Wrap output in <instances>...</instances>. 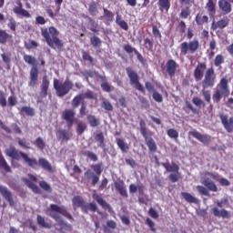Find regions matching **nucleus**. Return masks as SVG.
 I'll return each instance as SVG.
<instances>
[{
	"instance_id": "nucleus-10",
	"label": "nucleus",
	"mask_w": 233,
	"mask_h": 233,
	"mask_svg": "<svg viewBox=\"0 0 233 233\" xmlns=\"http://www.w3.org/2000/svg\"><path fill=\"white\" fill-rule=\"evenodd\" d=\"M216 85V71L214 67H209L206 70L204 79L202 80V88H214Z\"/></svg>"
},
{
	"instance_id": "nucleus-17",
	"label": "nucleus",
	"mask_w": 233,
	"mask_h": 233,
	"mask_svg": "<svg viewBox=\"0 0 233 233\" xmlns=\"http://www.w3.org/2000/svg\"><path fill=\"white\" fill-rule=\"evenodd\" d=\"M188 136H192V137H195V139H198V141L203 143V145H208L211 141L209 135H203L197 130L189 131Z\"/></svg>"
},
{
	"instance_id": "nucleus-3",
	"label": "nucleus",
	"mask_w": 233,
	"mask_h": 233,
	"mask_svg": "<svg viewBox=\"0 0 233 233\" xmlns=\"http://www.w3.org/2000/svg\"><path fill=\"white\" fill-rule=\"evenodd\" d=\"M230 96V89H228V79L222 77L218 84V89L212 96L214 103H220L223 97H228Z\"/></svg>"
},
{
	"instance_id": "nucleus-39",
	"label": "nucleus",
	"mask_w": 233,
	"mask_h": 233,
	"mask_svg": "<svg viewBox=\"0 0 233 233\" xmlns=\"http://www.w3.org/2000/svg\"><path fill=\"white\" fill-rule=\"evenodd\" d=\"M88 13L90 15H92V17H96V15L99 14V10L97 9V4H96V2L89 4Z\"/></svg>"
},
{
	"instance_id": "nucleus-49",
	"label": "nucleus",
	"mask_w": 233,
	"mask_h": 233,
	"mask_svg": "<svg viewBox=\"0 0 233 233\" xmlns=\"http://www.w3.org/2000/svg\"><path fill=\"white\" fill-rule=\"evenodd\" d=\"M85 130H86V124L83 121H80L76 127V134H78V136H81V134H83Z\"/></svg>"
},
{
	"instance_id": "nucleus-12",
	"label": "nucleus",
	"mask_w": 233,
	"mask_h": 233,
	"mask_svg": "<svg viewBox=\"0 0 233 233\" xmlns=\"http://www.w3.org/2000/svg\"><path fill=\"white\" fill-rule=\"evenodd\" d=\"M219 119L222 123V127H224L226 132L228 134H232L233 132V116H230L228 118V115H226L225 113L219 114Z\"/></svg>"
},
{
	"instance_id": "nucleus-56",
	"label": "nucleus",
	"mask_w": 233,
	"mask_h": 233,
	"mask_svg": "<svg viewBox=\"0 0 233 233\" xmlns=\"http://www.w3.org/2000/svg\"><path fill=\"white\" fill-rule=\"evenodd\" d=\"M90 43L95 48H97V46H101V39L97 36H92L90 38Z\"/></svg>"
},
{
	"instance_id": "nucleus-1",
	"label": "nucleus",
	"mask_w": 233,
	"mask_h": 233,
	"mask_svg": "<svg viewBox=\"0 0 233 233\" xmlns=\"http://www.w3.org/2000/svg\"><path fill=\"white\" fill-rule=\"evenodd\" d=\"M5 154L8 157H12V159H15L16 161L21 160V157H23L25 163H26L30 168H33V170H39V167H41V168L46 170V172H49L50 174H53L54 172L52 164H50L46 158L40 157L38 160H36L34 157H28V155L23 151H17L15 146L11 145L8 148H6L5 150Z\"/></svg>"
},
{
	"instance_id": "nucleus-64",
	"label": "nucleus",
	"mask_w": 233,
	"mask_h": 233,
	"mask_svg": "<svg viewBox=\"0 0 233 233\" xmlns=\"http://www.w3.org/2000/svg\"><path fill=\"white\" fill-rule=\"evenodd\" d=\"M148 214H149L150 218H152L153 219H158L159 218V213H157V211L153 208H149Z\"/></svg>"
},
{
	"instance_id": "nucleus-37",
	"label": "nucleus",
	"mask_w": 233,
	"mask_h": 233,
	"mask_svg": "<svg viewBox=\"0 0 233 233\" xmlns=\"http://www.w3.org/2000/svg\"><path fill=\"white\" fill-rule=\"evenodd\" d=\"M95 141L98 143V147L101 148L105 147V135L103 132H99L95 135Z\"/></svg>"
},
{
	"instance_id": "nucleus-29",
	"label": "nucleus",
	"mask_w": 233,
	"mask_h": 233,
	"mask_svg": "<svg viewBox=\"0 0 233 233\" xmlns=\"http://www.w3.org/2000/svg\"><path fill=\"white\" fill-rule=\"evenodd\" d=\"M181 196L183 199H185V201H187V203H194L195 205H198V203H199V200L188 192H181Z\"/></svg>"
},
{
	"instance_id": "nucleus-43",
	"label": "nucleus",
	"mask_w": 233,
	"mask_h": 233,
	"mask_svg": "<svg viewBox=\"0 0 233 233\" xmlns=\"http://www.w3.org/2000/svg\"><path fill=\"white\" fill-rule=\"evenodd\" d=\"M86 76L87 77H94V76H96V77H98V79H100L101 81H106V76L105 75H99V73L96 71H87L86 73Z\"/></svg>"
},
{
	"instance_id": "nucleus-35",
	"label": "nucleus",
	"mask_w": 233,
	"mask_h": 233,
	"mask_svg": "<svg viewBox=\"0 0 233 233\" xmlns=\"http://www.w3.org/2000/svg\"><path fill=\"white\" fill-rule=\"evenodd\" d=\"M86 119L92 128H96L100 125L99 118H96L94 115H87Z\"/></svg>"
},
{
	"instance_id": "nucleus-13",
	"label": "nucleus",
	"mask_w": 233,
	"mask_h": 233,
	"mask_svg": "<svg viewBox=\"0 0 233 233\" xmlns=\"http://www.w3.org/2000/svg\"><path fill=\"white\" fill-rule=\"evenodd\" d=\"M163 70H166L169 77H174L177 68H179V64L174 59H168L166 63V66L162 67Z\"/></svg>"
},
{
	"instance_id": "nucleus-8",
	"label": "nucleus",
	"mask_w": 233,
	"mask_h": 233,
	"mask_svg": "<svg viewBox=\"0 0 233 233\" xmlns=\"http://www.w3.org/2000/svg\"><path fill=\"white\" fill-rule=\"evenodd\" d=\"M199 40L193 39L189 42H182L180 44L181 56H187V54H196L199 50Z\"/></svg>"
},
{
	"instance_id": "nucleus-23",
	"label": "nucleus",
	"mask_w": 233,
	"mask_h": 233,
	"mask_svg": "<svg viewBox=\"0 0 233 233\" xmlns=\"http://www.w3.org/2000/svg\"><path fill=\"white\" fill-rule=\"evenodd\" d=\"M116 190L122 196L123 198H128V193L127 192V186H125V182L123 180H117L114 183Z\"/></svg>"
},
{
	"instance_id": "nucleus-9",
	"label": "nucleus",
	"mask_w": 233,
	"mask_h": 233,
	"mask_svg": "<svg viewBox=\"0 0 233 233\" xmlns=\"http://www.w3.org/2000/svg\"><path fill=\"white\" fill-rule=\"evenodd\" d=\"M163 167L167 170V172H174L169 175V180L171 183H177L179 179H181V173H179V166L176 164L175 162H172V165L170 163H161Z\"/></svg>"
},
{
	"instance_id": "nucleus-24",
	"label": "nucleus",
	"mask_w": 233,
	"mask_h": 233,
	"mask_svg": "<svg viewBox=\"0 0 233 233\" xmlns=\"http://www.w3.org/2000/svg\"><path fill=\"white\" fill-rule=\"evenodd\" d=\"M218 6L223 14L227 15L232 12V5H230V2H228L227 0H219Z\"/></svg>"
},
{
	"instance_id": "nucleus-60",
	"label": "nucleus",
	"mask_w": 233,
	"mask_h": 233,
	"mask_svg": "<svg viewBox=\"0 0 233 233\" xmlns=\"http://www.w3.org/2000/svg\"><path fill=\"white\" fill-rule=\"evenodd\" d=\"M7 26L10 28V30H12V32H15L17 28V23L14 18L11 17L9 19V23L7 24Z\"/></svg>"
},
{
	"instance_id": "nucleus-16",
	"label": "nucleus",
	"mask_w": 233,
	"mask_h": 233,
	"mask_svg": "<svg viewBox=\"0 0 233 233\" xmlns=\"http://www.w3.org/2000/svg\"><path fill=\"white\" fill-rule=\"evenodd\" d=\"M228 25H230V19L226 16L217 22L213 21L211 24V30H213V32H216V30H223L224 28H227Z\"/></svg>"
},
{
	"instance_id": "nucleus-20",
	"label": "nucleus",
	"mask_w": 233,
	"mask_h": 233,
	"mask_svg": "<svg viewBox=\"0 0 233 233\" xmlns=\"http://www.w3.org/2000/svg\"><path fill=\"white\" fill-rule=\"evenodd\" d=\"M211 214H213L215 218H222V219H230V218L232 217L230 215V211L225 208L219 209V208L218 207H214L211 208Z\"/></svg>"
},
{
	"instance_id": "nucleus-27",
	"label": "nucleus",
	"mask_w": 233,
	"mask_h": 233,
	"mask_svg": "<svg viewBox=\"0 0 233 233\" xmlns=\"http://www.w3.org/2000/svg\"><path fill=\"white\" fill-rule=\"evenodd\" d=\"M93 199H96V203L102 207V208H106L107 210H112V206L108 204L101 196L97 194H93Z\"/></svg>"
},
{
	"instance_id": "nucleus-32",
	"label": "nucleus",
	"mask_w": 233,
	"mask_h": 233,
	"mask_svg": "<svg viewBox=\"0 0 233 233\" xmlns=\"http://www.w3.org/2000/svg\"><path fill=\"white\" fill-rule=\"evenodd\" d=\"M36 221L37 225L41 227L42 228H52V224L48 223L45 220V218H43L41 215L36 216Z\"/></svg>"
},
{
	"instance_id": "nucleus-11",
	"label": "nucleus",
	"mask_w": 233,
	"mask_h": 233,
	"mask_svg": "<svg viewBox=\"0 0 233 233\" xmlns=\"http://www.w3.org/2000/svg\"><path fill=\"white\" fill-rule=\"evenodd\" d=\"M62 119L66 121V126L69 128L74 127V123H76V110L74 109H66L62 113Z\"/></svg>"
},
{
	"instance_id": "nucleus-48",
	"label": "nucleus",
	"mask_w": 233,
	"mask_h": 233,
	"mask_svg": "<svg viewBox=\"0 0 233 233\" xmlns=\"http://www.w3.org/2000/svg\"><path fill=\"white\" fill-rule=\"evenodd\" d=\"M88 21L90 24V30L91 32H94L95 34H97V32H99V30H97L99 25L97 24V22L94 19H92V17H88Z\"/></svg>"
},
{
	"instance_id": "nucleus-14",
	"label": "nucleus",
	"mask_w": 233,
	"mask_h": 233,
	"mask_svg": "<svg viewBox=\"0 0 233 233\" xmlns=\"http://www.w3.org/2000/svg\"><path fill=\"white\" fill-rule=\"evenodd\" d=\"M91 168L95 172V174H92V185L95 187V185L99 183V176L103 173V163L94 164L91 166Z\"/></svg>"
},
{
	"instance_id": "nucleus-40",
	"label": "nucleus",
	"mask_w": 233,
	"mask_h": 233,
	"mask_svg": "<svg viewBox=\"0 0 233 233\" xmlns=\"http://www.w3.org/2000/svg\"><path fill=\"white\" fill-rule=\"evenodd\" d=\"M159 10L168 12L170 10V0H158Z\"/></svg>"
},
{
	"instance_id": "nucleus-4",
	"label": "nucleus",
	"mask_w": 233,
	"mask_h": 233,
	"mask_svg": "<svg viewBox=\"0 0 233 233\" xmlns=\"http://www.w3.org/2000/svg\"><path fill=\"white\" fill-rule=\"evenodd\" d=\"M47 210L50 212V218L55 219V221H59L61 216H64V218L70 219V221L74 220V217H72V215L68 212V210L66 209L65 207H59L56 204H51ZM59 214H61V216H59Z\"/></svg>"
},
{
	"instance_id": "nucleus-44",
	"label": "nucleus",
	"mask_w": 233,
	"mask_h": 233,
	"mask_svg": "<svg viewBox=\"0 0 233 233\" xmlns=\"http://www.w3.org/2000/svg\"><path fill=\"white\" fill-rule=\"evenodd\" d=\"M10 38V35L6 31L0 29V44L6 45V42Z\"/></svg>"
},
{
	"instance_id": "nucleus-62",
	"label": "nucleus",
	"mask_w": 233,
	"mask_h": 233,
	"mask_svg": "<svg viewBox=\"0 0 233 233\" xmlns=\"http://www.w3.org/2000/svg\"><path fill=\"white\" fill-rule=\"evenodd\" d=\"M35 146L40 150H44L45 149V141L43 140V138H41V137H37L35 139Z\"/></svg>"
},
{
	"instance_id": "nucleus-33",
	"label": "nucleus",
	"mask_w": 233,
	"mask_h": 233,
	"mask_svg": "<svg viewBox=\"0 0 233 233\" xmlns=\"http://www.w3.org/2000/svg\"><path fill=\"white\" fill-rule=\"evenodd\" d=\"M72 201L73 205L75 207H79L82 211L85 208V205H86V203H85V199H83L80 196L74 197Z\"/></svg>"
},
{
	"instance_id": "nucleus-19",
	"label": "nucleus",
	"mask_w": 233,
	"mask_h": 233,
	"mask_svg": "<svg viewBox=\"0 0 233 233\" xmlns=\"http://www.w3.org/2000/svg\"><path fill=\"white\" fill-rule=\"evenodd\" d=\"M0 194L9 203L10 207H15V202L14 201V197L12 196V191L5 186H0Z\"/></svg>"
},
{
	"instance_id": "nucleus-26",
	"label": "nucleus",
	"mask_w": 233,
	"mask_h": 233,
	"mask_svg": "<svg viewBox=\"0 0 233 233\" xmlns=\"http://www.w3.org/2000/svg\"><path fill=\"white\" fill-rule=\"evenodd\" d=\"M83 103H85V99L83 93H80L71 100V106L73 109L79 108V106L83 105Z\"/></svg>"
},
{
	"instance_id": "nucleus-18",
	"label": "nucleus",
	"mask_w": 233,
	"mask_h": 233,
	"mask_svg": "<svg viewBox=\"0 0 233 233\" xmlns=\"http://www.w3.org/2000/svg\"><path fill=\"white\" fill-rule=\"evenodd\" d=\"M205 70H207V63H198L193 73L195 81H201L203 79Z\"/></svg>"
},
{
	"instance_id": "nucleus-38",
	"label": "nucleus",
	"mask_w": 233,
	"mask_h": 233,
	"mask_svg": "<svg viewBox=\"0 0 233 233\" xmlns=\"http://www.w3.org/2000/svg\"><path fill=\"white\" fill-rule=\"evenodd\" d=\"M206 8L209 15H214V14H216V4L214 3V0H208Z\"/></svg>"
},
{
	"instance_id": "nucleus-5",
	"label": "nucleus",
	"mask_w": 233,
	"mask_h": 233,
	"mask_svg": "<svg viewBox=\"0 0 233 233\" xmlns=\"http://www.w3.org/2000/svg\"><path fill=\"white\" fill-rule=\"evenodd\" d=\"M140 127V134L144 137L147 147L149 152L153 154L157 152V145H156V141L152 137H148V131L147 130V123L142 118L139 120Z\"/></svg>"
},
{
	"instance_id": "nucleus-47",
	"label": "nucleus",
	"mask_w": 233,
	"mask_h": 233,
	"mask_svg": "<svg viewBox=\"0 0 233 233\" xmlns=\"http://www.w3.org/2000/svg\"><path fill=\"white\" fill-rule=\"evenodd\" d=\"M24 61L25 63H27V65H31L32 66H37L36 60L35 56H32L30 55H25L24 56Z\"/></svg>"
},
{
	"instance_id": "nucleus-53",
	"label": "nucleus",
	"mask_w": 233,
	"mask_h": 233,
	"mask_svg": "<svg viewBox=\"0 0 233 233\" xmlns=\"http://www.w3.org/2000/svg\"><path fill=\"white\" fill-rule=\"evenodd\" d=\"M144 46L147 50H148L149 52H152L154 48V42L150 38H146L144 40Z\"/></svg>"
},
{
	"instance_id": "nucleus-28",
	"label": "nucleus",
	"mask_w": 233,
	"mask_h": 233,
	"mask_svg": "<svg viewBox=\"0 0 233 233\" xmlns=\"http://www.w3.org/2000/svg\"><path fill=\"white\" fill-rule=\"evenodd\" d=\"M104 14H103V18H104V23L106 25H110L114 21V13L106 8H103Z\"/></svg>"
},
{
	"instance_id": "nucleus-50",
	"label": "nucleus",
	"mask_w": 233,
	"mask_h": 233,
	"mask_svg": "<svg viewBox=\"0 0 233 233\" xmlns=\"http://www.w3.org/2000/svg\"><path fill=\"white\" fill-rule=\"evenodd\" d=\"M177 28L178 33L183 35L187 32V24L185 23V21L180 20L178 22Z\"/></svg>"
},
{
	"instance_id": "nucleus-61",
	"label": "nucleus",
	"mask_w": 233,
	"mask_h": 233,
	"mask_svg": "<svg viewBox=\"0 0 233 233\" xmlns=\"http://www.w3.org/2000/svg\"><path fill=\"white\" fill-rule=\"evenodd\" d=\"M146 225H147V227H149L151 232H156V223H154L153 220L150 219V218H147L146 219Z\"/></svg>"
},
{
	"instance_id": "nucleus-52",
	"label": "nucleus",
	"mask_w": 233,
	"mask_h": 233,
	"mask_svg": "<svg viewBox=\"0 0 233 233\" xmlns=\"http://www.w3.org/2000/svg\"><path fill=\"white\" fill-rule=\"evenodd\" d=\"M102 107L107 112H112V110H114V106H112V104L110 103V101L106 99L102 100Z\"/></svg>"
},
{
	"instance_id": "nucleus-54",
	"label": "nucleus",
	"mask_w": 233,
	"mask_h": 233,
	"mask_svg": "<svg viewBox=\"0 0 233 233\" xmlns=\"http://www.w3.org/2000/svg\"><path fill=\"white\" fill-rule=\"evenodd\" d=\"M39 187L45 190V192L51 193L52 192V187H50V184H48L46 181L42 180L39 182Z\"/></svg>"
},
{
	"instance_id": "nucleus-30",
	"label": "nucleus",
	"mask_w": 233,
	"mask_h": 233,
	"mask_svg": "<svg viewBox=\"0 0 233 233\" xmlns=\"http://www.w3.org/2000/svg\"><path fill=\"white\" fill-rule=\"evenodd\" d=\"M202 184L208 188L211 192H218V186L210 178H206L203 180Z\"/></svg>"
},
{
	"instance_id": "nucleus-58",
	"label": "nucleus",
	"mask_w": 233,
	"mask_h": 233,
	"mask_svg": "<svg viewBox=\"0 0 233 233\" xmlns=\"http://www.w3.org/2000/svg\"><path fill=\"white\" fill-rule=\"evenodd\" d=\"M79 114L81 117H85L88 114V109L86 108V104L84 102L82 103L79 108Z\"/></svg>"
},
{
	"instance_id": "nucleus-45",
	"label": "nucleus",
	"mask_w": 233,
	"mask_h": 233,
	"mask_svg": "<svg viewBox=\"0 0 233 233\" xmlns=\"http://www.w3.org/2000/svg\"><path fill=\"white\" fill-rule=\"evenodd\" d=\"M83 156L87 157V159H90V161H94V162L97 161V159H98L97 155L89 150L84 151Z\"/></svg>"
},
{
	"instance_id": "nucleus-59",
	"label": "nucleus",
	"mask_w": 233,
	"mask_h": 233,
	"mask_svg": "<svg viewBox=\"0 0 233 233\" xmlns=\"http://www.w3.org/2000/svg\"><path fill=\"white\" fill-rule=\"evenodd\" d=\"M197 190L201 194V196H210V193H208V189L203 186H197Z\"/></svg>"
},
{
	"instance_id": "nucleus-34",
	"label": "nucleus",
	"mask_w": 233,
	"mask_h": 233,
	"mask_svg": "<svg viewBox=\"0 0 233 233\" xmlns=\"http://www.w3.org/2000/svg\"><path fill=\"white\" fill-rule=\"evenodd\" d=\"M20 114L21 116H29L30 117H34V116H35V111L34 110L33 107L30 106H23L20 109Z\"/></svg>"
},
{
	"instance_id": "nucleus-36",
	"label": "nucleus",
	"mask_w": 233,
	"mask_h": 233,
	"mask_svg": "<svg viewBox=\"0 0 233 233\" xmlns=\"http://www.w3.org/2000/svg\"><path fill=\"white\" fill-rule=\"evenodd\" d=\"M116 145L120 148L121 152H128L130 147L123 140V138H116Z\"/></svg>"
},
{
	"instance_id": "nucleus-25",
	"label": "nucleus",
	"mask_w": 233,
	"mask_h": 233,
	"mask_svg": "<svg viewBox=\"0 0 233 233\" xmlns=\"http://www.w3.org/2000/svg\"><path fill=\"white\" fill-rule=\"evenodd\" d=\"M195 22L197 23L198 26H203V25H208V17L207 15H204L203 12L198 13L195 16Z\"/></svg>"
},
{
	"instance_id": "nucleus-42",
	"label": "nucleus",
	"mask_w": 233,
	"mask_h": 233,
	"mask_svg": "<svg viewBox=\"0 0 233 233\" xmlns=\"http://www.w3.org/2000/svg\"><path fill=\"white\" fill-rule=\"evenodd\" d=\"M88 210H91V212H97V206L94 203H87L84 206L82 212H84V214H88Z\"/></svg>"
},
{
	"instance_id": "nucleus-7",
	"label": "nucleus",
	"mask_w": 233,
	"mask_h": 233,
	"mask_svg": "<svg viewBox=\"0 0 233 233\" xmlns=\"http://www.w3.org/2000/svg\"><path fill=\"white\" fill-rule=\"evenodd\" d=\"M126 73L127 77L129 78L131 86H135L138 92H142V94H145V87H143V85H141V82H139V75L137 72L134 71L132 67H127Z\"/></svg>"
},
{
	"instance_id": "nucleus-57",
	"label": "nucleus",
	"mask_w": 233,
	"mask_h": 233,
	"mask_svg": "<svg viewBox=\"0 0 233 233\" xmlns=\"http://www.w3.org/2000/svg\"><path fill=\"white\" fill-rule=\"evenodd\" d=\"M101 88L104 92H111L114 90V87L110 86L106 80L101 84Z\"/></svg>"
},
{
	"instance_id": "nucleus-15",
	"label": "nucleus",
	"mask_w": 233,
	"mask_h": 233,
	"mask_svg": "<svg viewBox=\"0 0 233 233\" xmlns=\"http://www.w3.org/2000/svg\"><path fill=\"white\" fill-rule=\"evenodd\" d=\"M29 79L28 86H31L32 88H34V86H37V83L39 81V69L37 68V66L31 67Z\"/></svg>"
},
{
	"instance_id": "nucleus-2",
	"label": "nucleus",
	"mask_w": 233,
	"mask_h": 233,
	"mask_svg": "<svg viewBox=\"0 0 233 233\" xmlns=\"http://www.w3.org/2000/svg\"><path fill=\"white\" fill-rule=\"evenodd\" d=\"M41 34L46 43H47L50 48L56 46L58 50H61L64 46L63 40L59 39V31L55 26H50L49 28L42 27Z\"/></svg>"
},
{
	"instance_id": "nucleus-51",
	"label": "nucleus",
	"mask_w": 233,
	"mask_h": 233,
	"mask_svg": "<svg viewBox=\"0 0 233 233\" xmlns=\"http://www.w3.org/2000/svg\"><path fill=\"white\" fill-rule=\"evenodd\" d=\"M167 134L171 139H177L179 137V133L174 128L167 129Z\"/></svg>"
},
{
	"instance_id": "nucleus-55",
	"label": "nucleus",
	"mask_w": 233,
	"mask_h": 233,
	"mask_svg": "<svg viewBox=\"0 0 233 233\" xmlns=\"http://www.w3.org/2000/svg\"><path fill=\"white\" fill-rule=\"evenodd\" d=\"M190 15V7H185L179 14L180 19H187Z\"/></svg>"
},
{
	"instance_id": "nucleus-21",
	"label": "nucleus",
	"mask_w": 233,
	"mask_h": 233,
	"mask_svg": "<svg viewBox=\"0 0 233 233\" xmlns=\"http://www.w3.org/2000/svg\"><path fill=\"white\" fill-rule=\"evenodd\" d=\"M16 5H17L13 8L14 14L16 15H22V17H26L27 19L32 17L30 12H28L26 9H23V3H21V1L16 2Z\"/></svg>"
},
{
	"instance_id": "nucleus-41",
	"label": "nucleus",
	"mask_w": 233,
	"mask_h": 233,
	"mask_svg": "<svg viewBox=\"0 0 233 233\" xmlns=\"http://www.w3.org/2000/svg\"><path fill=\"white\" fill-rule=\"evenodd\" d=\"M26 187H28V188H31V190H33V192H35V194L39 193V187H37V185H35V183L32 182V180L28 179V178H25L24 179Z\"/></svg>"
},
{
	"instance_id": "nucleus-63",
	"label": "nucleus",
	"mask_w": 233,
	"mask_h": 233,
	"mask_svg": "<svg viewBox=\"0 0 233 233\" xmlns=\"http://www.w3.org/2000/svg\"><path fill=\"white\" fill-rule=\"evenodd\" d=\"M84 99H96L97 96L93 93V91L87 90L83 94Z\"/></svg>"
},
{
	"instance_id": "nucleus-31",
	"label": "nucleus",
	"mask_w": 233,
	"mask_h": 233,
	"mask_svg": "<svg viewBox=\"0 0 233 233\" xmlns=\"http://www.w3.org/2000/svg\"><path fill=\"white\" fill-rule=\"evenodd\" d=\"M56 137L62 141H70V133L65 129H60L56 131Z\"/></svg>"
},
{
	"instance_id": "nucleus-22",
	"label": "nucleus",
	"mask_w": 233,
	"mask_h": 233,
	"mask_svg": "<svg viewBox=\"0 0 233 233\" xmlns=\"http://www.w3.org/2000/svg\"><path fill=\"white\" fill-rule=\"evenodd\" d=\"M50 86V80L48 76H45L42 79V85L40 86V97H46L48 96V88Z\"/></svg>"
},
{
	"instance_id": "nucleus-6",
	"label": "nucleus",
	"mask_w": 233,
	"mask_h": 233,
	"mask_svg": "<svg viewBox=\"0 0 233 233\" xmlns=\"http://www.w3.org/2000/svg\"><path fill=\"white\" fill-rule=\"evenodd\" d=\"M54 88L58 97H64V96H66V94L74 88V83L70 80H66L64 83H61L57 78H55Z\"/></svg>"
},
{
	"instance_id": "nucleus-46",
	"label": "nucleus",
	"mask_w": 233,
	"mask_h": 233,
	"mask_svg": "<svg viewBox=\"0 0 233 233\" xmlns=\"http://www.w3.org/2000/svg\"><path fill=\"white\" fill-rule=\"evenodd\" d=\"M223 63H225V57L223 56V55L221 54L217 55L214 59L215 66L221 68V66L223 65Z\"/></svg>"
}]
</instances>
